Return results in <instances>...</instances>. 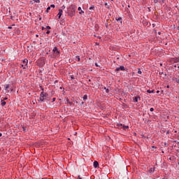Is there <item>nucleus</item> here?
I'll list each match as a JSON object with an SVG mask.
<instances>
[{"mask_svg":"<svg viewBox=\"0 0 179 179\" xmlns=\"http://www.w3.org/2000/svg\"><path fill=\"white\" fill-rule=\"evenodd\" d=\"M28 62H29V60H27V59H24L22 61V64H21V68H23V69H26L27 68Z\"/></svg>","mask_w":179,"mask_h":179,"instance_id":"f257e3e1","label":"nucleus"},{"mask_svg":"<svg viewBox=\"0 0 179 179\" xmlns=\"http://www.w3.org/2000/svg\"><path fill=\"white\" fill-rule=\"evenodd\" d=\"M52 51L55 55H56V57H58V55H59V50H58V48L57 47H55Z\"/></svg>","mask_w":179,"mask_h":179,"instance_id":"f03ea898","label":"nucleus"},{"mask_svg":"<svg viewBox=\"0 0 179 179\" xmlns=\"http://www.w3.org/2000/svg\"><path fill=\"white\" fill-rule=\"evenodd\" d=\"M45 97V92H41V96H40V101L43 103L44 101V98Z\"/></svg>","mask_w":179,"mask_h":179,"instance_id":"7ed1b4c3","label":"nucleus"},{"mask_svg":"<svg viewBox=\"0 0 179 179\" xmlns=\"http://www.w3.org/2000/svg\"><path fill=\"white\" fill-rule=\"evenodd\" d=\"M117 127H118V128H122L123 129H128V128H129V127H128V126H125V125H124V124H117Z\"/></svg>","mask_w":179,"mask_h":179,"instance_id":"20e7f679","label":"nucleus"},{"mask_svg":"<svg viewBox=\"0 0 179 179\" xmlns=\"http://www.w3.org/2000/svg\"><path fill=\"white\" fill-rule=\"evenodd\" d=\"M120 71H125V67H124V66H120V67L116 68V72H118Z\"/></svg>","mask_w":179,"mask_h":179,"instance_id":"39448f33","label":"nucleus"},{"mask_svg":"<svg viewBox=\"0 0 179 179\" xmlns=\"http://www.w3.org/2000/svg\"><path fill=\"white\" fill-rule=\"evenodd\" d=\"M138 100H141L140 96H136L133 98V101H134V103H138Z\"/></svg>","mask_w":179,"mask_h":179,"instance_id":"423d86ee","label":"nucleus"},{"mask_svg":"<svg viewBox=\"0 0 179 179\" xmlns=\"http://www.w3.org/2000/svg\"><path fill=\"white\" fill-rule=\"evenodd\" d=\"M62 9H59V13L57 14L59 19H61V16H62Z\"/></svg>","mask_w":179,"mask_h":179,"instance_id":"0eeeda50","label":"nucleus"},{"mask_svg":"<svg viewBox=\"0 0 179 179\" xmlns=\"http://www.w3.org/2000/svg\"><path fill=\"white\" fill-rule=\"evenodd\" d=\"M94 169H97V167H99V162L97 161L94 162Z\"/></svg>","mask_w":179,"mask_h":179,"instance_id":"6e6552de","label":"nucleus"},{"mask_svg":"<svg viewBox=\"0 0 179 179\" xmlns=\"http://www.w3.org/2000/svg\"><path fill=\"white\" fill-rule=\"evenodd\" d=\"M4 88H5V90L8 92V90L10 89V85H9V84H6L4 85Z\"/></svg>","mask_w":179,"mask_h":179,"instance_id":"1a4fd4ad","label":"nucleus"},{"mask_svg":"<svg viewBox=\"0 0 179 179\" xmlns=\"http://www.w3.org/2000/svg\"><path fill=\"white\" fill-rule=\"evenodd\" d=\"M148 172L150 174H152V173H155V168H150Z\"/></svg>","mask_w":179,"mask_h":179,"instance_id":"9d476101","label":"nucleus"},{"mask_svg":"<svg viewBox=\"0 0 179 179\" xmlns=\"http://www.w3.org/2000/svg\"><path fill=\"white\" fill-rule=\"evenodd\" d=\"M155 90H147V93H154Z\"/></svg>","mask_w":179,"mask_h":179,"instance_id":"9b49d317","label":"nucleus"},{"mask_svg":"<svg viewBox=\"0 0 179 179\" xmlns=\"http://www.w3.org/2000/svg\"><path fill=\"white\" fill-rule=\"evenodd\" d=\"M6 102H5V101H1V106H6Z\"/></svg>","mask_w":179,"mask_h":179,"instance_id":"f8f14e48","label":"nucleus"},{"mask_svg":"<svg viewBox=\"0 0 179 179\" xmlns=\"http://www.w3.org/2000/svg\"><path fill=\"white\" fill-rule=\"evenodd\" d=\"M83 100L86 101L87 100V95H84V96L83 97Z\"/></svg>","mask_w":179,"mask_h":179,"instance_id":"ddd939ff","label":"nucleus"},{"mask_svg":"<svg viewBox=\"0 0 179 179\" xmlns=\"http://www.w3.org/2000/svg\"><path fill=\"white\" fill-rule=\"evenodd\" d=\"M69 8H70V9L75 10V6L71 5V6L69 7Z\"/></svg>","mask_w":179,"mask_h":179,"instance_id":"4468645a","label":"nucleus"},{"mask_svg":"<svg viewBox=\"0 0 179 179\" xmlns=\"http://www.w3.org/2000/svg\"><path fill=\"white\" fill-rule=\"evenodd\" d=\"M76 59L79 62V61H80V57L79 56H76Z\"/></svg>","mask_w":179,"mask_h":179,"instance_id":"2eb2a0df","label":"nucleus"},{"mask_svg":"<svg viewBox=\"0 0 179 179\" xmlns=\"http://www.w3.org/2000/svg\"><path fill=\"white\" fill-rule=\"evenodd\" d=\"M51 10V7H48L46 9V12L48 13V10Z\"/></svg>","mask_w":179,"mask_h":179,"instance_id":"dca6fc26","label":"nucleus"},{"mask_svg":"<svg viewBox=\"0 0 179 179\" xmlns=\"http://www.w3.org/2000/svg\"><path fill=\"white\" fill-rule=\"evenodd\" d=\"M67 103L70 105V106H72L73 103L69 101V100H67Z\"/></svg>","mask_w":179,"mask_h":179,"instance_id":"f3484780","label":"nucleus"},{"mask_svg":"<svg viewBox=\"0 0 179 179\" xmlns=\"http://www.w3.org/2000/svg\"><path fill=\"white\" fill-rule=\"evenodd\" d=\"M83 13H85V11H83V10H81L79 12V14H80V15H82Z\"/></svg>","mask_w":179,"mask_h":179,"instance_id":"a211bd4d","label":"nucleus"},{"mask_svg":"<svg viewBox=\"0 0 179 179\" xmlns=\"http://www.w3.org/2000/svg\"><path fill=\"white\" fill-rule=\"evenodd\" d=\"M104 89H105L106 93H108L110 92V90L108 89H107L106 87Z\"/></svg>","mask_w":179,"mask_h":179,"instance_id":"6ab92c4d","label":"nucleus"},{"mask_svg":"<svg viewBox=\"0 0 179 179\" xmlns=\"http://www.w3.org/2000/svg\"><path fill=\"white\" fill-rule=\"evenodd\" d=\"M160 1H161V0H154V2H155V3H157V2H160Z\"/></svg>","mask_w":179,"mask_h":179,"instance_id":"aec40b11","label":"nucleus"},{"mask_svg":"<svg viewBox=\"0 0 179 179\" xmlns=\"http://www.w3.org/2000/svg\"><path fill=\"white\" fill-rule=\"evenodd\" d=\"M34 2H36L37 3H40V0H34Z\"/></svg>","mask_w":179,"mask_h":179,"instance_id":"412c9836","label":"nucleus"},{"mask_svg":"<svg viewBox=\"0 0 179 179\" xmlns=\"http://www.w3.org/2000/svg\"><path fill=\"white\" fill-rule=\"evenodd\" d=\"M94 8V6H92L91 7H90V10H92V9Z\"/></svg>","mask_w":179,"mask_h":179,"instance_id":"4be33fe9","label":"nucleus"},{"mask_svg":"<svg viewBox=\"0 0 179 179\" xmlns=\"http://www.w3.org/2000/svg\"><path fill=\"white\" fill-rule=\"evenodd\" d=\"M50 8H55V5L52 4V5H50Z\"/></svg>","mask_w":179,"mask_h":179,"instance_id":"5701e85b","label":"nucleus"},{"mask_svg":"<svg viewBox=\"0 0 179 179\" xmlns=\"http://www.w3.org/2000/svg\"><path fill=\"white\" fill-rule=\"evenodd\" d=\"M138 73H139L140 75H141V73H142V71H141V69H138Z\"/></svg>","mask_w":179,"mask_h":179,"instance_id":"b1692460","label":"nucleus"},{"mask_svg":"<svg viewBox=\"0 0 179 179\" xmlns=\"http://www.w3.org/2000/svg\"><path fill=\"white\" fill-rule=\"evenodd\" d=\"M46 29H48V30H50V29H51V27L47 26V27H46Z\"/></svg>","mask_w":179,"mask_h":179,"instance_id":"393cba45","label":"nucleus"},{"mask_svg":"<svg viewBox=\"0 0 179 179\" xmlns=\"http://www.w3.org/2000/svg\"><path fill=\"white\" fill-rule=\"evenodd\" d=\"M78 10H82V8L81 7H78Z\"/></svg>","mask_w":179,"mask_h":179,"instance_id":"a878e982","label":"nucleus"},{"mask_svg":"<svg viewBox=\"0 0 179 179\" xmlns=\"http://www.w3.org/2000/svg\"><path fill=\"white\" fill-rule=\"evenodd\" d=\"M95 66L100 67V66H99V65H98V64H97V63H95Z\"/></svg>","mask_w":179,"mask_h":179,"instance_id":"bb28decb","label":"nucleus"},{"mask_svg":"<svg viewBox=\"0 0 179 179\" xmlns=\"http://www.w3.org/2000/svg\"><path fill=\"white\" fill-rule=\"evenodd\" d=\"M71 79L73 80L75 79V77H73V76H71Z\"/></svg>","mask_w":179,"mask_h":179,"instance_id":"cd10ccee","label":"nucleus"},{"mask_svg":"<svg viewBox=\"0 0 179 179\" xmlns=\"http://www.w3.org/2000/svg\"><path fill=\"white\" fill-rule=\"evenodd\" d=\"M155 109L153 108H151L150 109V111H153Z\"/></svg>","mask_w":179,"mask_h":179,"instance_id":"c85d7f7f","label":"nucleus"},{"mask_svg":"<svg viewBox=\"0 0 179 179\" xmlns=\"http://www.w3.org/2000/svg\"><path fill=\"white\" fill-rule=\"evenodd\" d=\"M62 9H65V6H62Z\"/></svg>","mask_w":179,"mask_h":179,"instance_id":"c756f323","label":"nucleus"},{"mask_svg":"<svg viewBox=\"0 0 179 179\" xmlns=\"http://www.w3.org/2000/svg\"><path fill=\"white\" fill-rule=\"evenodd\" d=\"M46 34H50V31H47Z\"/></svg>","mask_w":179,"mask_h":179,"instance_id":"7c9ffc66","label":"nucleus"},{"mask_svg":"<svg viewBox=\"0 0 179 179\" xmlns=\"http://www.w3.org/2000/svg\"><path fill=\"white\" fill-rule=\"evenodd\" d=\"M167 89H170V85L166 86Z\"/></svg>","mask_w":179,"mask_h":179,"instance_id":"2f4dec72","label":"nucleus"},{"mask_svg":"<svg viewBox=\"0 0 179 179\" xmlns=\"http://www.w3.org/2000/svg\"><path fill=\"white\" fill-rule=\"evenodd\" d=\"M121 17H119L117 20L118 21V20H121Z\"/></svg>","mask_w":179,"mask_h":179,"instance_id":"473e14b6","label":"nucleus"},{"mask_svg":"<svg viewBox=\"0 0 179 179\" xmlns=\"http://www.w3.org/2000/svg\"><path fill=\"white\" fill-rule=\"evenodd\" d=\"M52 101H55V98H53V99H52Z\"/></svg>","mask_w":179,"mask_h":179,"instance_id":"72a5a7b5","label":"nucleus"},{"mask_svg":"<svg viewBox=\"0 0 179 179\" xmlns=\"http://www.w3.org/2000/svg\"><path fill=\"white\" fill-rule=\"evenodd\" d=\"M8 29H12V27H8Z\"/></svg>","mask_w":179,"mask_h":179,"instance_id":"f704fd0d","label":"nucleus"},{"mask_svg":"<svg viewBox=\"0 0 179 179\" xmlns=\"http://www.w3.org/2000/svg\"><path fill=\"white\" fill-rule=\"evenodd\" d=\"M157 93H160V91H157Z\"/></svg>","mask_w":179,"mask_h":179,"instance_id":"c9c22d12","label":"nucleus"},{"mask_svg":"<svg viewBox=\"0 0 179 179\" xmlns=\"http://www.w3.org/2000/svg\"><path fill=\"white\" fill-rule=\"evenodd\" d=\"M4 100H8V98H4Z\"/></svg>","mask_w":179,"mask_h":179,"instance_id":"e433bc0d","label":"nucleus"},{"mask_svg":"<svg viewBox=\"0 0 179 179\" xmlns=\"http://www.w3.org/2000/svg\"><path fill=\"white\" fill-rule=\"evenodd\" d=\"M105 5H106V6H107V5H108L107 3H106Z\"/></svg>","mask_w":179,"mask_h":179,"instance_id":"4c0bfd02","label":"nucleus"},{"mask_svg":"<svg viewBox=\"0 0 179 179\" xmlns=\"http://www.w3.org/2000/svg\"><path fill=\"white\" fill-rule=\"evenodd\" d=\"M13 90L12 88H10V91L12 92Z\"/></svg>","mask_w":179,"mask_h":179,"instance_id":"58836bf2","label":"nucleus"},{"mask_svg":"<svg viewBox=\"0 0 179 179\" xmlns=\"http://www.w3.org/2000/svg\"><path fill=\"white\" fill-rule=\"evenodd\" d=\"M0 136H2V134L0 133Z\"/></svg>","mask_w":179,"mask_h":179,"instance_id":"ea45409f","label":"nucleus"},{"mask_svg":"<svg viewBox=\"0 0 179 179\" xmlns=\"http://www.w3.org/2000/svg\"><path fill=\"white\" fill-rule=\"evenodd\" d=\"M176 81H177V82H178H178H179V80H177Z\"/></svg>","mask_w":179,"mask_h":179,"instance_id":"a19ab883","label":"nucleus"},{"mask_svg":"<svg viewBox=\"0 0 179 179\" xmlns=\"http://www.w3.org/2000/svg\"><path fill=\"white\" fill-rule=\"evenodd\" d=\"M39 20H41V17L39 18Z\"/></svg>","mask_w":179,"mask_h":179,"instance_id":"79ce46f5","label":"nucleus"},{"mask_svg":"<svg viewBox=\"0 0 179 179\" xmlns=\"http://www.w3.org/2000/svg\"><path fill=\"white\" fill-rule=\"evenodd\" d=\"M36 37H38V35H36Z\"/></svg>","mask_w":179,"mask_h":179,"instance_id":"37998d69","label":"nucleus"},{"mask_svg":"<svg viewBox=\"0 0 179 179\" xmlns=\"http://www.w3.org/2000/svg\"><path fill=\"white\" fill-rule=\"evenodd\" d=\"M152 148H155V146H152Z\"/></svg>","mask_w":179,"mask_h":179,"instance_id":"c03bdc74","label":"nucleus"},{"mask_svg":"<svg viewBox=\"0 0 179 179\" xmlns=\"http://www.w3.org/2000/svg\"><path fill=\"white\" fill-rule=\"evenodd\" d=\"M0 90H1V87H0Z\"/></svg>","mask_w":179,"mask_h":179,"instance_id":"a18cd8bd","label":"nucleus"}]
</instances>
